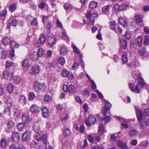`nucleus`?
Wrapping results in <instances>:
<instances>
[{
  "label": "nucleus",
  "instance_id": "0e129e2a",
  "mask_svg": "<svg viewBox=\"0 0 149 149\" xmlns=\"http://www.w3.org/2000/svg\"><path fill=\"white\" fill-rule=\"evenodd\" d=\"M76 101L80 104L83 103L82 101L81 100L80 97L78 96H76L75 97Z\"/></svg>",
  "mask_w": 149,
  "mask_h": 149
},
{
  "label": "nucleus",
  "instance_id": "f257e3e1",
  "mask_svg": "<svg viewBox=\"0 0 149 149\" xmlns=\"http://www.w3.org/2000/svg\"><path fill=\"white\" fill-rule=\"evenodd\" d=\"M95 121V117L91 115L89 116L88 119L85 121V123L88 127H89L91 125L94 124Z\"/></svg>",
  "mask_w": 149,
  "mask_h": 149
},
{
  "label": "nucleus",
  "instance_id": "5701e85b",
  "mask_svg": "<svg viewBox=\"0 0 149 149\" xmlns=\"http://www.w3.org/2000/svg\"><path fill=\"white\" fill-rule=\"evenodd\" d=\"M13 73H10L9 74L8 71H5L3 73V76L5 79H7L8 78L9 76H10V78H13Z\"/></svg>",
  "mask_w": 149,
  "mask_h": 149
},
{
  "label": "nucleus",
  "instance_id": "79ce46f5",
  "mask_svg": "<svg viewBox=\"0 0 149 149\" xmlns=\"http://www.w3.org/2000/svg\"><path fill=\"white\" fill-rule=\"evenodd\" d=\"M35 97V95L33 92H30L29 96V99L30 100L32 101L33 100Z\"/></svg>",
  "mask_w": 149,
  "mask_h": 149
},
{
  "label": "nucleus",
  "instance_id": "09e8293b",
  "mask_svg": "<svg viewBox=\"0 0 149 149\" xmlns=\"http://www.w3.org/2000/svg\"><path fill=\"white\" fill-rule=\"evenodd\" d=\"M11 47L12 48H13L15 47L18 48L19 47L18 44L15 42L14 41H10Z\"/></svg>",
  "mask_w": 149,
  "mask_h": 149
},
{
  "label": "nucleus",
  "instance_id": "e433bc0d",
  "mask_svg": "<svg viewBox=\"0 0 149 149\" xmlns=\"http://www.w3.org/2000/svg\"><path fill=\"white\" fill-rule=\"evenodd\" d=\"M21 80V77L19 76H15L14 78V81L16 84H19Z\"/></svg>",
  "mask_w": 149,
  "mask_h": 149
},
{
  "label": "nucleus",
  "instance_id": "ea45409f",
  "mask_svg": "<svg viewBox=\"0 0 149 149\" xmlns=\"http://www.w3.org/2000/svg\"><path fill=\"white\" fill-rule=\"evenodd\" d=\"M109 6H106L103 7L102 8V11L104 14H105L109 11Z\"/></svg>",
  "mask_w": 149,
  "mask_h": 149
},
{
  "label": "nucleus",
  "instance_id": "c85d7f7f",
  "mask_svg": "<svg viewBox=\"0 0 149 149\" xmlns=\"http://www.w3.org/2000/svg\"><path fill=\"white\" fill-rule=\"evenodd\" d=\"M136 23L138 24H140L142 21V18L141 15H137L135 16Z\"/></svg>",
  "mask_w": 149,
  "mask_h": 149
},
{
  "label": "nucleus",
  "instance_id": "69168bd1",
  "mask_svg": "<svg viewBox=\"0 0 149 149\" xmlns=\"http://www.w3.org/2000/svg\"><path fill=\"white\" fill-rule=\"evenodd\" d=\"M50 100L49 96L48 95H46L44 98V100L45 102H48Z\"/></svg>",
  "mask_w": 149,
  "mask_h": 149
},
{
  "label": "nucleus",
  "instance_id": "338daca9",
  "mask_svg": "<svg viewBox=\"0 0 149 149\" xmlns=\"http://www.w3.org/2000/svg\"><path fill=\"white\" fill-rule=\"evenodd\" d=\"M38 24V22L36 19L35 18L33 19V21L31 22V25L37 26Z\"/></svg>",
  "mask_w": 149,
  "mask_h": 149
},
{
  "label": "nucleus",
  "instance_id": "393cba45",
  "mask_svg": "<svg viewBox=\"0 0 149 149\" xmlns=\"http://www.w3.org/2000/svg\"><path fill=\"white\" fill-rule=\"evenodd\" d=\"M30 111L32 112H36L38 111V107L36 105H32L30 109Z\"/></svg>",
  "mask_w": 149,
  "mask_h": 149
},
{
  "label": "nucleus",
  "instance_id": "c756f323",
  "mask_svg": "<svg viewBox=\"0 0 149 149\" xmlns=\"http://www.w3.org/2000/svg\"><path fill=\"white\" fill-rule=\"evenodd\" d=\"M39 83V90L40 91H43L46 88V86L45 84Z\"/></svg>",
  "mask_w": 149,
  "mask_h": 149
},
{
  "label": "nucleus",
  "instance_id": "052dcab7",
  "mask_svg": "<svg viewBox=\"0 0 149 149\" xmlns=\"http://www.w3.org/2000/svg\"><path fill=\"white\" fill-rule=\"evenodd\" d=\"M87 139L90 142L92 143L93 142L94 140L93 137L91 135H88L87 136Z\"/></svg>",
  "mask_w": 149,
  "mask_h": 149
},
{
  "label": "nucleus",
  "instance_id": "680f3d73",
  "mask_svg": "<svg viewBox=\"0 0 149 149\" xmlns=\"http://www.w3.org/2000/svg\"><path fill=\"white\" fill-rule=\"evenodd\" d=\"M13 111L14 113V115L15 116H17L19 113V110L16 107H15Z\"/></svg>",
  "mask_w": 149,
  "mask_h": 149
},
{
  "label": "nucleus",
  "instance_id": "a211bd4d",
  "mask_svg": "<svg viewBox=\"0 0 149 149\" xmlns=\"http://www.w3.org/2000/svg\"><path fill=\"white\" fill-rule=\"evenodd\" d=\"M119 22L121 25H122L124 27H126L127 26V24L125 20L123 19L121 17L119 18Z\"/></svg>",
  "mask_w": 149,
  "mask_h": 149
},
{
  "label": "nucleus",
  "instance_id": "a18cd8bd",
  "mask_svg": "<svg viewBox=\"0 0 149 149\" xmlns=\"http://www.w3.org/2000/svg\"><path fill=\"white\" fill-rule=\"evenodd\" d=\"M15 125L14 123L12 120H10L8 122L7 125L9 129L14 126Z\"/></svg>",
  "mask_w": 149,
  "mask_h": 149
},
{
  "label": "nucleus",
  "instance_id": "2f4dec72",
  "mask_svg": "<svg viewBox=\"0 0 149 149\" xmlns=\"http://www.w3.org/2000/svg\"><path fill=\"white\" fill-rule=\"evenodd\" d=\"M104 125L103 124H100L99 126L98 132L99 134H102L104 133Z\"/></svg>",
  "mask_w": 149,
  "mask_h": 149
},
{
  "label": "nucleus",
  "instance_id": "3c124183",
  "mask_svg": "<svg viewBox=\"0 0 149 149\" xmlns=\"http://www.w3.org/2000/svg\"><path fill=\"white\" fill-rule=\"evenodd\" d=\"M8 92L11 93L13 91V85L11 84H9L8 85Z\"/></svg>",
  "mask_w": 149,
  "mask_h": 149
},
{
  "label": "nucleus",
  "instance_id": "6e6552de",
  "mask_svg": "<svg viewBox=\"0 0 149 149\" xmlns=\"http://www.w3.org/2000/svg\"><path fill=\"white\" fill-rule=\"evenodd\" d=\"M96 16V14L95 13L91 14V12L88 13L86 16V17L88 19H89L91 22L93 23V25L94 23V20Z\"/></svg>",
  "mask_w": 149,
  "mask_h": 149
},
{
  "label": "nucleus",
  "instance_id": "9b49d317",
  "mask_svg": "<svg viewBox=\"0 0 149 149\" xmlns=\"http://www.w3.org/2000/svg\"><path fill=\"white\" fill-rule=\"evenodd\" d=\"M65 87L66 88V91L70 93H73L75 90V87L72 85L68 86L67 85H65L63 86L64 89Z\"/></svg>",
  "mask_w": 149,
  "mask_h": 149
},
{
  "label": "nucleus",
  "instance_id": "774afa93",
  "mask_svg": "<svg viewBox=\"0 0 149 149\" xmlns=\"http://www.w3.org/2000/svg\"><path fill=\"white\" fill-rule=\"evenodd\" d=\"M72 47L74 51L75 52L79 54L80 53L79 50L74 45H72Z\"/></svg>",
  "mask_w": 149,
  "mask_h": 149
},
{
  "label": "nucleus",
  "instance_id": "bf43d9fd",
  "mask_svg": "<svg viewBox=\"0 0 149 149\" xmlns=\"http://www.w3.org/2000/svg\"><path fill=\"white\" fill-rule=\"evenodd\" d=\"M144 43L146 45H148L149 44V36H146L145 37Z\"/></svg>",
  "mask_w": 149,
  "mask_h": 149
},
{
  "label": "nucleus",
  "instance_id": "c9c22d12",
  "mask_svg": "<svg viewBox=\"0 0 149 149\" xmlns=\"http://www.w3.org/2000/svg\"><path fill=\"white\" fill-rule=\"evenodd\" d=\"M120 43L123 46V49H125L127 47V44L126 41L123 39L120 40Z\"/></svg>",
  "mask_w": 149,
  "mask_h": 149
},
{
  "label": "nucleus",
  "instance_id": "72a5a7b5",
  "mask_svg": "<svg viewBox=\"0 0 149 149\" xmlns=\"http://www.w3.org/2000/svg\"><path fill=\"white\" fill-rule=\"evenodd\" d=\"M138 134L137 131L135 130H131L129 133L130 136L133 137L136 136Z\"/></svg>",
  "mask_w": 149,
  "mask_h": 149
},
{
  "label": "nucleus",
  "instance_id": "58836bf2",
  "mask_svg": "<svg viewBox=\"0 0 149 149\" xmlns=\"http://www.w3.org/2000/svg\"><path fill=\"white\" fill-rule=\"evenodd\" d=\"M34 89L35 91L37 93L39 92V83L37 81L34 82L33 85Z\"/></svg>",
  "mask_w": 149,
  "mask_h": 149
},
{
  "label": "nucleus",
  "instance_id": "f704fd0d",
  "mask_svg": "<svg viewBox=\"0 0 149 149\" xmlns=\"http://www.w3.org/2000/svg\"><path fill=\"white\" fill-rule=\"evenodd\" d=\"M46 38L44 34H43L40 35L39 38V40L41 44H44L46 41Z\"/></svg>",
  "mask_w": 149,
  "mask_h": 149
},
{
  "label": "nucleus",
  "instance_id": "412c9836",
  "mask_svg": "<svg viewBox=\"0 0 149 149\" xmlns=\"http://www.w3.org/2000/svg\"><path fill=\"white\" fill-rule=\"evenodd\" d=\"M109 28L112 30L114 31L115 32H117L116 29H115L116 23L114 21H111L109 22Z\"/></svg>",
  "mask_w": 149,
  "mask_h": 149
},
{
  "label": "nucleus",
  "instance_id": "a19ab883",
  "mask_svg": "<svg viewBox=\"0 0 149 149\" xmlns=\"http://www.w3.org/2000/svg\"><path fill=\"white\" fill-rule=\"evenodd\" d=\"M58 62L60 65H63L65 63V60L63 57H61L59 58Z\"/></svg>",
  "mask_w": 149,
  "mask_h": 149
},
{
  "label": "nucleus",
  "instance_id": "423d86ee",
  "mask_svg": "<svg viewBox=\"0 0 149 149\" xmlns=\"http://www.w3.org/2000/svg\"><path fill=\"white\" fill-rule=\"evenodd\" d=\"M47 136L45 134L42 137V140L44 144L45 145L46 149H53L52 147L49 145V142L47 141Z\"/></svg>",
  "mask_w": 149,
  "mask_h": 149
},
{
  "label": "nucleus",
  "instance_id": "7c9ffc66",
  "mask_svg": "<svg viewBox=\"0 0 149 149\" xmlns=\"http://www.w3.org/2000/svg\"><path fill=\"white\" fill-rule=\"evenodd\" d=\"M142 41V38L141 36L138 37L136 40V42L137 44L139 47L141 46Z\"/></svg>",
  "mask_w": 149,
  "mask_h": 149
},
{
  "label": "nucleus",
  "instance_id": "6e6d98bb",
  "mask_svg": "<svg viewBox=\"0 0 149 149\" xmlns=\"http://www.w3.org/2000/svg\"><path fill=\"white\" fill-rule=\"evenodd\" d=\"M117 137L115 135H112L110 137V139L112 142H115L117 140Z\"/></svg>",
  "mask_w": 149,
  "mask_h": 149
},
{
  "label": "nucleus",
  "instance_id": "e2e57ef3",
  "mask_svg": "<svg viewBox=\"0 0 149 149\" xmlns=\"http://www.w3.org/2000/svg\"><path fill=\"white\" fill-rule=\"evenodd\" d=\"M122 59L123 62L125 63H127L128 60L126 56L125 55H123L122 56Z\"/></svg>",
  "mask_w": 149,
  "mask_h": 149
},
{
  "label": "nucleus",
  "instance_id": "4c0bfd02",
  "mask_svg": "<svg viewBox=\"0 0 149 149\" xmlns=\"http://www.w3.org/2000/svg\"><path fill=\"white\" fill-rule=\"evenodd\" d=\"M89 6L90 8L93 9L97 6V3L94 1H92L90 3Z\"/></svg>",
  "mask_w": 149,
  "mask_h": 149
},
{
  "label": "nucleus",
  "instance_id": "4d7b16f0",
  "mask_svg": "<svg viewBox=\"0 0 149 149\" xmlns=\"http://www.w3.org/2000/svg\"><path fill=\"white\" fill-rule=\"evenodd\" d=\"M129 125L125 123H122L120 125V128L122 129L123 128L126 129L129 127Z\"/></svg>",
  "mask_w": 149,
  "mask_h": 149
},
{
  "label": "nucleus",
  "instance_id": "f03ea898",
  "mask_svg": "<svg viewBox=\"0 0 149 149\" xmlns=\"http://www.w3.org/2000/svg\"><path fill=\"white\" fill-rule=\"evenodd\" d=\"M127 7V5L125 4H122L119 5L118 4L114 5L113 9L116 11H121L125 10Z\"/></svg>",
  "mask_w": 149,
  "mask_h": 149
},
{
  "label": "nucleus",
  "instance_id": "0eeeda50",
  "mask_svg": "<svg viewBox=\"0 0 149 149\" xmlns=\"http://www.w3.org/2000/svg\"><path fill=\"white\" fill-rule=\"evenodd\" d=\"M48 43L51 47L53 46L55 44L56 41V38L54 36H51L49 37L48 39Z\"/></svg>",
  "mask_w": 149,
  "mask_h": 149
},
{
  "label": "nucleus",
  "instance_id": "bb28decb",
  "mask_svg": "<svg viewBox=\"0 0 149 149\" xmlns=\"http://www.w3.org/2000/svg\"><path fill=\"white\" fill-rule=\"evenodd\" d=\"M17 5L15 3H13L9 6V10L11 12L15 11L17 8Z\"/></svg>",
  "mask_w": 149,
  "mask_h": 149
},
{
  "label": "nucleus",
  "instance_id": "5fc2aeb1",
  "mask_svg": "<svg viewBox=\"0 0 149 149\" xmlns=\"http://www.w3.org/2000/svg\"><path fill=\"white\" fill-rule=\"evenodd\" d=\"M116 117L117 119L118 120H120V123H125L126 122V121L125 119L120 117L119 116H116Z\"/></svg>",
  "mask_w": 149,
  "mask_h": 149
},
{
  "label": "nucleus",
  "instance_id": "de8ad7c7",
  "mask_svg": "<svg viewBox=\"0 0 149 149\" xmlns=\"http://www.w3.org/2000/svg\"><path fill=\"white\" fill-rule=\"evenodd\" d=\"M37 55L35 53H33L30 55V58L32 60H37L38 57H37Z\"/></svg>",
  "mask_w": 149,
  "mask_h": 149
},
{
  "label": "nucleus",
  "instance_id": "9d476101",
  "mask_svg": "<svg viewBox=\"0 0 149 149\" xmlns=\"http://www.w3.org/2000/svg\"><path fill=\"white\" fill-rule=\"evenodd\" d=\"M117 146L121 149H127L126 144L120 140L117 141L116 143Z\"/></svg>",
  "mask_w": 149,
  "mask_h": 149
},
{
  "label": "nucleus",
  "instance_id": "8fccbe9b",
  "mask_svg": "<svg viewBox=\"0 0 149 149\" xmlns=\"http://www.w3.org/2000/svg\"><path fill=\"white\" fill-rule=\"evenodd\" d=\"M146 49L145 48H142L140 49L138 52V54L141 56L143 55L145 53Z\"/></svg>",
  "mask_w": 149,
  "mask_h": 149
},
{
  "label": "nucleus",
  "instance_id": "b1692460",
  "mask_svg": "<svg viewBox=\"0 0 149 149\" xmlns=\"http://www.w3.org/2000/svg\"><path fill=\"white\" fill-rule=\"evenodd\" d=\"M138 83L141 86H143L146 85L143 79L141 77H138Z\"/></svg>",
  "mask_w": 149,
  "mask_h": 149
},
{
  "label": "nucleus",
  "instance_id": "473e14b6",
  "mask_svg": "<svg viewBox=\"0 0 149 149\" xmlns=\"http://www.w3.org/2000/svg\"><path fill=\"white\" fill-rule=\"evenodd\" d=\"M45 51L42 48H39L38 51V54H37L38 57H41L44 54Z\"/></svg>",
  "mask_w": 149,
  "mask_h": 149
},
{
  "label": "nucleus",
  "instance_id": "ddd939ff",
  "mask_svg": "<svg viewBox=\"0 0 149 149\" xmlns=\"http://www.w3.org/2000/svg\"><path fill=\"white\" fill-rule=\"evenodd\" d=\"M22 121L24 123H28L30 122L32 120V118L29 117V116L25 114H23L22 116Z\"/></svg>",
  "mask_w": 149,
  "mask_h": 149
},
{
  "label": "nucleus",
  "instance_id": "f3484780",
  "mask_svg": "<svg viewBox=\"0 0 149 149\" xmlns=\"http://www.w3.org/2000/svg\"><path fill=\"white\" fill-rule=\"evenodd\" d=\"M42 114L44 118H47L48 115V110L46 107H43L42 109Z\"/></svg>",
  "mask_w": 149,
  "mask_h": 149
},
{
  "label": "nucleus",
  "instance_id": "2eb2a0df",
  "mask_svg": "<svg viewBox=\"0 0 149 149\" xmlns=\"http://www.w3.org/2000/svg\"><path fill=\"white\" fill-rule=\"evenodd\" d=\"M26 125L23 123H19L17 126V128L19 131H23L26 127Z\"/></svg>",
  "mask_w": 149,
  "mask_h": 149
},
{
  "label": "nucleus",
  "instance_id": "aec40b11",
  "mask_svg": "<svg viewBox=\"0 0 149 149\" xmlns=\"http://www.w3.org/2000/svg\"><path fill=\"white\" fill-rule=\"evenodd\" d=\"M1 42L4 45H7L10 42V39L8 37L3 38L1 40Z\"/></svg>",
  "mask_w": 149,
  "mask_h": 149
},
{
  "label": "nucleus",
  "instance_id": "4be33fe9",
  "mask_svg": "<svg viewBox=\"0 0 149 149\" xmlns=\"http://www.w3.org/2000/svg\"><path fill=\"white\" fill-rule=\"evenodd\" d=\"M7 141L5 138H3L1 139L0 143L1 146L2 148L5 147L7 145Z\"/></svg>",
  "mask_w": 149,
  "mask_h": 149
},
{
  "label": "nucleus",
  "instance_id": "37998d69",
  "mask_svg": "<svg viewBox=\"0 0 149 149\" xmlns=\"http://www.w3.org/2000/svg\"><path fill=\"white\" fill-rule=\"evenodd\" d=\"M56 64L55 62H52L51 63H48L47 64V67L49 68L52 67H56Z\"/></svg>",
  "mask_w": 149,
  "mask_h": 149
},
{
  "label": "nucleus",
  "instance_id": "864d4df0",
  "mask_svg": "<svg viewBox=\"0 0 149 149\" xmlns=\"http://www.w3.org/2000/svg\"><path fill=\"white\" fill-rule=\"evenodd\" d=\"M7 11L6 10H2L0 11V16L3 17H5L6 15Z\"/></svg>",
  "mask_w": 149,
  "mask_h": 149
},
{
  "label": "nucleus",
  "instance_id": "7ed1b4c3",
  "mask_svg": "<svg viewBox=\"0 0 149 149\" xmlns=\"http://www.w3.org/2000/svg\"><path fill=\"white\" fill-rule=\"evenodd\" d=\"M40 71L39 66L38 65H36L32 67L29 73L32 74L36 75L38 74Z\"/></svg>",
  "mask_w": 149,
  "mask_h": 149
},
{
  "label": "nucleus",
  "instance_id": "f8f14e48",
  "mask_svg": "<svg viewBox=\"0 0 149 149\" xmlns=\"http://www.w3.org/2000/svg\"><path fill=\"white\" fill-rule=\"evenodd\" d=\"M20 136L19 134L17 132H13L12 136V139L15 142L18 141L20 139Z\"/></svg>",
  "mask_w": 149,
  "mask_h": 149
},
{
  "label": "nucleus",
  "instance_id": "13d9d810",
  "mask_svg": "<svg viewBox=\"0 0 149 149\" xmlns=\"http://www.w3.org/2000/svg\"><path fill=\"white\" fill-rule=\"evenodd\" d=\"M7 103L8 105L9 106H11L13 104V100L10 98H9L8 99L7 101Z\"/></svg>",
  "mask_w": 149,
  "mask_h": 149
},
{
  "label": "nucleus",
  "instance_id": "39448f33",
  "mask_svg": "<svg viewBox=\"0 0 149 149\" xmlns=\"http://www.w3.org/2000/svg\"><path fill=\"white\" fill-rule=\"evenodd\" d=\"M104 108L103 109V114L104 116H106L107 115V112L108 110H110V107L112 106L111 104L107 101H105Z\"/></svg>",
  "mask_w": 149,
  "mask_h": 149
},
{
  "label": "nucleus",
  "instance_id": "1a4fd4ad",
  "mask_svg": "<svg viewBox=\"0 0 149 149\" xmlns=\"http://www.w3.org/2000/svg\"><path fill=\"white\" fill-rule=\"evenodd\" d=\"M129 87L132 91L136 93H139L140 91L138 88V85L136 84V86L134 89V88L133 85L132 83H130L129 84Z\"/></svg>",
  "mask_w": 149,
  "mask_h": 149
},
{
  "label": "nucleus",
  "instance_id": "cd10ccee",
  "mask_svg": "<svg viewBox=\"0 0 149 149\" xmlns=\"http://www.w3.org/2000/svg\"><path fill=\"white\" fill-rule=\"evenodd\" d=\"M33 129L35 132L38 133L39 131L40 127L38 124H36L33 125Z\"/></svg>",
  "mask_w": 149,
  "mask_h": 149
},
{
  "label": "nucleus",
  "instance_id": "dca6fc26",
  "mask_svg": "<svg viewBox=\"0 0 149 149\" xmlns=\"http://www.w3.org/2000/svg\"><path fill=\"white\" fill-rule=\"evenodd\" d=\"M26 99L23 95H20L19 97V102L23 105H24L26 103Z\"/></svg>",
  "mask_w": 149,
  "mask_h": 149
},
{
  "label": "nucleus",
  "instance_id": "20e7f679",
  "mask_svg": "<svg viewBox=\"0 0 149 149\" xmlns=\"http://www.w3.org/2000/svg\"><path fill=\"white\" fill-rule=\"evenodd\" d=\"M136 113L139 121L140 122H141L143 119L144 112H142L138 108H136Z\"/></svg>",
  "mask_w": 149,
  "mask_h": 149
},
{
  "label": "nucleus",
  "instance_id": "603ef678",
  "mask_svg": "<svg viewBox=\"0 0 149 149\" xmlns=\"http://www.w3.org/2000/svg\"><path fill=\"white\" fill-rule=\"evenodd\" d=\"M52 26V23L51 22H48L46 24V28L49 32Z\"/></svg>",
  "mask_w": 149,
  "mask_h": 149
},
{
  "label": "nucleus",
  "instance_id": "4468645a",
  "mask_svg": "<svg viewBox=\"0 0 149 149\" xmlns=\"http://www.w3.org/2000/svg\"><path fill=\"white\" fill-rule=\"evenodd\" d=\"M31 136V134L30 132L26 131L23 134L22 139V140L25 141L26 140L29 139Z\"/></svg>",
  "mask_w": 149,
  "mask_h": 149
},
{
  "label": "nucleus",
  "instance_id": "c03bdc74",
  "mask_svg": "<svg viewBox=\"0 0 149 149\" xmlns=\"http://www.w3.org/2000/svg\"><path fill=\"white\" fill-rule=\"evenodd\" d=\"M69 74V72L65 70H63L62 72V75L64 77H67Z\"/></svg>",
  "mask_w": 149,
  "mask_h": 149
},
{
  "label": "nucleus",
  "instance_id": "6ab92c4d",
  "mask_svg": "<svg viewBox=\"0 0 149 149\" xmlns=\"http://www.w3.org/2000/svg\"><path fill=\"white\" fill-rule=\"evenodd\" d=\"M30 60L28 58H26L24 59L22 62V65L24 67H29L30 66L29 61Z\"/></svg>",
  "mask_w": 149,
  "mask_h": 149
},
{
  "label": "nucleus",
  "instance_id": "49530a36",
  "mask_svg": "<svg viewBox=\"0 0 149 149\" xmlns=\"http://www.w3.org/2000/svg\"><path fill=\"white\" fill-rule=\"evenodd\" d=\"M67 52V50L65 47H62L60 49V53L62 55L65 54Z\"/></svg>",
  "mask_w": 149,
  "mask_h": 149
},
{
  "label": "nucleus",
  "instance_id": "a878e982",
  "mask_svg": "<svg viewBox=\"0 0 149 149\" xmlns=\"http://www.w3.org/2000/svg\"><path fill=\"white\" fill-rule=\"evenodd\" d=\"M71 134L70 129L66 128L63 132L64 136L66 137H68L70 136Z\"/></svg>",
  "mask_w": 149,
  "mask_h": 149
}]
</instances>
